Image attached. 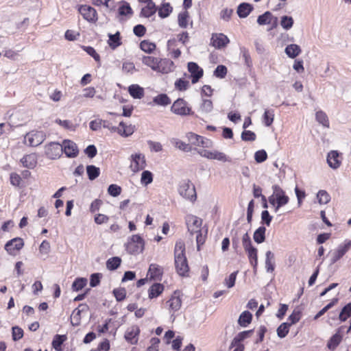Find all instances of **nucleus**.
Wrapping results in <instances>:
<instances>
[{"mask_svg":"<svg viewBox=\"0 0 351 351\" xmlns=\"http://www.w3.org/2000/svg\"><path fill=\"white\" fill-rule=\"evenodd\" d=\"M186 223L187 226L188 231L191 234L201 231V226L202 220L197 216L193 215H188L185 218Z\"/></svg>","mask_w":351,"mask_h":351,"instance_id":"6e6552de","label":"nucleus"},{"mask_svg":"<svg viewBox=\"0 0 351 351\" xmlns=\"http://www.w3.org/2000/svg\"><path fill=\"white\" fill-rule=\"evenodd\" d=\"M86 173L89 180H93L99 176L100 169L99 167L90 165L86 167Z\"/></svg>","mask_w":351,"mask_h":351,"instance_id":"37998d69","label":"nucleus"},{"mask_svg":"<svg viewBox=\"0 0 351 351\" xmlns=\"http://www.w3.org/2000/svg\"><path fill=\"white\" fill-rule=\"evenodd\" d=\"M280 25L286 30L291 29L293 25V19L291 16H283L281 17Z\"/></svg>","mask_w":351,"mask_h":351,"instance_id":"6e6d98bb","label":"nucleus"},{"mask_svg":"<svg viewBox=\"0 0 351 351\" xmlns=\"http://www.w3.org/2000/svg\"><path fill=\"white\" fill-rule=\"evenodd\" d=\"M121 259L118 256L109 258L106 262V267L109 270H115L121 265Z\"/></svg>","mask_w":351,"mask_h":351,"instance_id":"c03bdc74","label":"nucleus"},{"mask_svg":"<svg viewBox=\"0 0 351 351\" xmlns=\"http://www.w3.org/2000/svg\"><path fill=\"white\" fill-rule=\"evenodd\" d=\"M46 156L50 159H56L62 154V147L61 144L56 142H51L45 146V150Z\"/></svg>","mask_w":351,"mask_h":351,"instance_id":"1a4fd4ad","label":"nucleus"},{"mask_svg":"<svg viewBox=\"0 0 351 351\" xmlns=\"http://www.w3.org/2000/svg\"><path fill=\"white\" fill-rule=\"evenodd\" d=\"M153 182V174L151 171L145 170L141 173V183L144 186H147Z\"/></svg>","mask_w":351,"mask_h":351,"instance_id":"8fccbe9b","label":"nucleus"},{"mask_svg":"<svg viewBox=\"0 0 351 351\" xmlns=\"http://www.w3.org/2000/svg\"><path fill=\"white\" fill-rule=\"evenodd\" d=\"M343 328L344 326H341L337 328L335 334H334L328 340L327 343V348L330 350H335L341 342L343 338L341 333L343 332Z\"/></svg>","mask_w":351,"mask_h":351,"instance_id":"a211bd4d","label":"nucleus"},{"mask_svg":"<svg viewBox=\"0 0 351 351\" xmlns=\"http://www.w3.org/2000/svg\"><path fill=\"white\" fill-rule=\"evenodd\" d=\"M130 95L134 99H141L144 96V90L138 84H132L128 87Z\"/></svg>","mask_w":351,"mask_h":351,"instance_id":"c85d7f7f","label":"nucleus"},{"mask_svg":"<svg viewBox=\"0 0 351 351\" xmlns=\"http://www.w3.org/2000/svg\"><path fill=\"white\" fill-rule=\"evenodd\" d=\"M339 154L337 151H330L327 156V163L333 169H338L341 161L339 159Z\"/></svg>","mask_w":351,"mask_h":351,"instance_id":"aec40b11","label":"nucleus"},{"mask_svg":"<svg viewBox=\"0 0 351 351\" xmlns=\"http://www.w3.org/2000/svg\"><path fill=\"white\" fill-rule=\"evenodd\" d=\"M272 195L268 198L269 202L274 207L275 212H278L280 208L289 202V198L278 185L272 186Z\"/></svg>","mask_w":351,"mask_h":351,"instance_id":"f03ea898","label":"nucleus"},{"mask_svg":"<svg viewBox=\"0 0 351 351\" xmlns=\"http://www.w3.org/2000/svg\"><path fill=\"white\" fill-rule=\"evenodd\" d=\"M21 162L24 167L34 169L37 164V156L36 154L25 155L21 159Z\"/></svg>","mask_w":351,"mask_h":351,"instance_id":"5701e85b","label":"nucleus"},{"mask_svg":"<svg viewBox=\"0 0 351 351\" xmlns=\"http://www.w3.org/2000/svg\"><path fill=\"white\" fill-rule=\"evenodd\" d=\"M164 286L160 283H154L148 290V296L149 299L158 297L164 291Z\"/></svg>","mask_w":351,"mask_h":351,"instance_id":"bb28decb","label":"nucleus"},{"mask_svg":"<svg viewBox=\"0 0 351 351\" xmlns=\"http://www.w3.org/2000/svg\"><path fill=\"white\" fill-rule=\"evenodd\" d=\"M55 123L62 126L63 128L68 130L69 131H75L76 129V125L74 124L70 120H61L60 119H56L55 120Z\"/></svg>","mask_w":351,"mask_h":351,"instance_id":"49530a36","label":"nucleus"},{"mask_svg":"<svg viewBox=\"0 0 351 351\" xmlns=\"http://www.w3.org/2000/svg\"><path fill=\"white\" fill-rule=\"evenodd\" d=\"M213 109V105L211 100L208 99H202V102L200 105L199 110L202 113L208 114L210 113Z\"/></svg>","mask_w":351,"mask_h":351,"instance_id":"a18cd8bd","label":"nucleus"},{"mask_svg":"<svg viewBox=\"0 0 351 351\" xmlns=\"http://www.w3.org/2000/svg\"><path fill=\"white\" fill-rule=\"evenodd\" d=\"M139 332V328L137 326H132L128 328L125 331V339L128 343L132 345L136 344Z\"/></svg>","mask_w":351,"mask_h":351,"instance_id":"6ab92c4d","label":"nucleus"},{"mask_svg":"<svg viewBox=\"0 0 351 351\" xmlns=\"http://www.w3.org/2000/svg\"><path fill=\"white\" fill-rule=\"evenodd\" d=\"M167 304H168L169 309L171 311L176 312L180 308L182 305V300L180 295H178L177 291L174 292V294L167 302Z\"/></svg>","mask_w":351,"mask_h":351,"instance_id":"412c9836","label":"nucleus"},{"mask_svg":"<svg viewBox=\"0 0 351 351\" xmlns=\"http://www.w3.org/2000/svg\"><path fill=\"white\" fill-rule=\"evenodd\" d=\"M87 282V279L85 278H77L73 282V290L75 291H79L86 285Z\"/></svg>","mask_w":351,"mask_h":351,"instance_id":"09e8293b","label":"nucleus"},{"mask_svg":"<svg viewBox=\"0 0 351 351\" xmlns=\"http://www.w3.org/2000/svg\"><path fill=\"white\" fill-rule=\"evenodd\" d=\"M285 51L288 57L295 58L301 53V49L296 44H291L286 47Z\"/></svg>","mask_w":351,"mask_h":351,"instance_id":"2f4dec72","label":"nucleus"},{"mask_svg":"<svg viewBox=\"0 0 351 351\" xmlns=\"http://www.w3.org/2000/svg\"><path fill=\"white\" fill-rule=\"evenodd\" d=\"M24 246V241L20 237L8 241L5 245V250L10 255H14Z\"/></svg>","mask_w":351,"mask_h":351,"instance_id":"9b49d317","label":"nucleus"},{"mask_svg":"<svg viewBox=\"0 0 351 351\" xmlns=\"http://www.w3.org/2000/svg\"><path fill=\"white\" fill-rule=\"evenodd\" d=\"M317 197L318 199V202L321 204H326L328 203L330 200V197L329 194L324 190H320L317 195Z\"/></svg>","mask_w":351,"mask_h":351,"instance_id":"13d9d810","label":"nucleus"},{"mask_svg":"<svg viewBox=\"0 0 351 351\" xmlns=\"http://www.w3.org/2000/svg\"><path fill=\"white\" fill-rule=\"evenodd\" d=\"M189 13L186 11L180 12L178 14V25L182 28H186L188 25Z\"/></svg>","mask_w":351,"mask_h":351,"instance_id":"864d4df0","label":"nucleus"},{"mask_svg":"<svg viewBox=\"0 0 351 351\" xmlns=\"http://www.w3.org/2000/svg\"><path fill=\"white\" fill-rule=\"evenodd\" d=\"M174 263L176 270L180 276L183 277L188 276L189 267L185 254V244L182 240L176 241L175 245Z\"/></svg>","mask_w":351,"mask_h":351,"instance_id":"f257e3e1","label":"nucleus"},{"mask_svg":"<svg viewBox=\"0 0 351 351\" xmlns=\"http://www.w3.org/2000/svg\"><path fill=\"white\" fill-rule=\"evenodd\" d=\"M108 193L112 197H117L120 195L121 192V188L117 184H110L108 189Z\"/></svg>","mask_w":351,"mask_h":351,"instance_id":"774afa93","label":"nucleus"},{"mask_svg":"<svg viewBox=\"0 0 351 351\" xmlns=\"http://www.w3.org/2000/svg\"><path fill=\"white\" fill-rule=\"evenodd\" d=\"M245 250L247 254L250 263L253 267L254 272H256L258 265V250L254 246Z\"/></svg>","mask_w":351,"mask_h":351,"instance_id":"b1692460","label":"nucleus"},{"mask_svg":"<svg viewBox=\"0 0 351 351\" xmlns=\"http://www.w3.org/2000/svg\"><path fill=\"white\" fill-rule=\"evenodd\" d=\"M290 324L287 322L281 324L277 328V335L280 338L285 337L289 331Z\"/></svg>","mask_w":351,"mask_h":351,"instance_id":"603ef678","label":"nucleus"},{"mask_svg":"<svg viewBox=\"0 0 351 351\" xmlns=\"http://www.w3.org/2000/svg\"><path fill=\"white\" fill-rule=\"evenodd\" d=\"M240 55L244 60L245 65L247 68H251L252 66V61L249 50L245 47H240Z\"/></svg>","mask_w":351,"mask_h":351,"instance_id":"ea45409f","label":"nucleus"},{"mask_svg":"<svg viewBox=\"0 0 351 351\" xmlns=\"http://www.w3.org/2000/svg\"><path fill=\"white\" fill-rule=\"evenodd\" d=\"M253 10V6L247 3H242L237 8V14L240 18H246Z\"/></svg>","mask_w":351,"mask_h":351,"instance_id":"a878e982","label":"nucleus"},{"mask_svg":"<svg viewBox=\"0 0 351 351\" xmlns=\"http://www.w3.org/2000/svg\"><path fill=\"white\" fill-rule=\"evenodd\" d=\"M272 19H273L272 14L270 12L267 11L264 14L260 15L258 17L257 23L260 25L270 24L271 23Z\"/></svg>","mask_w":351,"mask_h":351,"instance_id":"79ce46f5","label":"nucleus"},{"mask_svg":"<svg viewBox=\"0 0 351 351\" xmlns=\"http://www.w3.org/2000/svg\"><path fill=\"white\" fill-rule=\"evenodd\" d=\"M108 45L112 49H115L121 45L120 40V33L116 32L114 34H108Z\"/></svg>","mask_w":351,"mask_h":351,"instance_id":"58836bf2","label":"nucleus"},{"mask_svg":"<svg viewBox=\"0 0 351 351\" xmlns=\"http://www.w3.org/2000/svg\"><path fill=\"white\" fill-rule=\"evenodd\" d=\"M189 86V82L185 80L180 78L175 82V87L177 90L180 91L186 90Z\"/></svg>","mask_w":351,"mask_h":351,"instance_id":"680f3d73","label":"nucleus"},{"mask_svg":"<svg viewBox=\"0 0 351 351\" xmlns=\"http://www.w3.org/2000/svg\"><path fill=\"white\" fill-rule=\"evenodd\" d=\"M186 136L191 144L199 146V143L202 138V136L197 135L193 132H189L186 134Z\"/></svg>","mask_w":351,"mask_h":351,"instance_id":"69168bd1","label":"nucleus"},{"mask_svg":"<svg viewBox=\"0 0 351 351\" xmlns=\"http://www.w3.org/2000/svg\"><path fill=\"white\" fill-rule=\"evenodd\" d=\"M83 49L90 56H92L94 60L98 63L99 66H101V62H100V56L96 52L95 49L90 46H84Z\"/></svg>","mask_w":351,"mask_h":351,"instance_id":"4d7b16f0","label":"nucleus"},{"mask_svg":"<svg viewBox=\"0 0 351 351\" xmlns=\"http://www.w3.org/2000/svg\"><path fill=\"white\" fill-rule=\"evenodd\" d=\"M62 152H64L69 158H75L78 154V149L76 144L70 140H64L61 145Z\"/></svg>","mask_w":351,"mask_h":351,"instance_id":"ddd939ff","label":"nucleus"},{"mask_svg":"<svg viewBox=\"0 0 351 351\" xmlns=\"http://www.w3.org/2000/svg\"><path fill=\"white\" fill-rule=\"evenodd\" d=\"M131 163L130 168L134 173L138 172L144 169L146 167V160L145 156L142 154H134L130 156Z\"/></svg>","mask_w":351,"mask_h":351,"instance_id":"0eeeda50","label":"nucleus"},{"mask_svg":"<svg viewBox=\"0 0 351 351\" xmlns=\"http://www.w3.org/2000/svg\"><path fill=\"white\" fill-rule=\"evenodd\" d=\"M253 332V330H245L237 334L232 339L230 348H234L235 345H243L241 341L247 339Z\"/></svg>","mask_w":351,"mask_h":351,"instance_id":"393cba45","label":"nucleus"},{"mask_svg":"<svg viewBox=\"0 0 351 351\" xmlns=\"http://www.w3.org/2000/svg\"><path fill=\"white\" fill-rule=\"evenodd\" d=\"M188 70L191 73L192 84L197 83L203 76L204 71L198 64L193 62L188 63Z\"/></svg>","mask_w":351,"mask_h":351,"instance_id":"2eb2a0df","label":"nucleus"},{"mask_svg":"<svg viewBox=\"0 0 351 351\" xmlns=\"http://www.w3.org/2000/svg\"><path fill=\"white\" fill-rule=\"evenodd\" d=\"M118 13L120 16L132 15V10L128 3L123 1L118 9Z\"/></svg>","mask_w":351,"mask_h":351,"instance_id":"3c124183","label":"nucleus"},{"mask_svg":"<svg viewBox=\"0 0 351 351\" xmlns=\"http://www.w3.org/2000/svg\"><path fill=\"white\" fill-rule=\"evenodd\" d=\"M230 42L229 38L223 34H213L210 39V44L216 49L226 47Z\"/></svg>","mask_w":351,"mask_h":351,"instance_id":"dca6fc26","label":"nucleus"},{"mask_svg":"<svg viewBox=\"0 0 351 351\" xmlns=\"http://www.w3.org/2000/svg\"><path fill=\"white\" fill-rule=\"evenodd\" d=\"M178 191L180 196L191 202H194L197 199L195 187L189 180L181 181Z\"/></svg>","mask_w":351,"mask_h":351,"instance_id":"7ed1b4c3","label":"nucleus"},{"mask_svg":"<svg viewBox=\"0 0 351 351\" xmlns=\"http://www.w3.org/2000/svg\"><path fill=\"white\" fill-rule=\"evenodd\" d=\"M157 11V6L154 2H150L141 9V15L148 18L152 16Z\"/></svg>","mask_w":351,"mask_h":351,"instance_id":"72a5a7b5","label":"nucleus"},{"mask_svg":"<svg viewBox=\"0 0 351 351\" xmlns=\"http://www.w3.org/2000/svg\"><path fill=\"white\" fill-rule=\"evenodd\" d=\"M163 274L162 268L155 263L149 265L147 275L149 276L151 279L160 280Z\"/></svg>","mask_w":351,"mask_h":351,"instance_id":"4be33fe9","label":"nucleus"},{"mask_svg":"<svg viewBox=\"0 0 351 351\" xmlns=\"http://www.w3.org/2000/svg\"><path fill=\"white\" fill-rule=\"evenodd\" d=\"M46 138V134L43 131H32L25 136V143L31 147L40 145Z\"/></svg>","mask_w":351,"mask_h":351,"instance_id":"39448f33","label":"nucleus"},{"mask_svg":"<svg viewBox=\"0 0 351 351\" xmlns=\"http://www.w3.org/2000/svg\"><path fill=\"white\" fill-rule=\"evenodd\" d=\"M266 228L264 226H260L254 232L253 239L257 243H262L265 240Z\"/></svg>","mask_w":351,"mask_h":351,"instance_id":"f704fd0d","label":"nucleus"},{"mask_svg":"<svg viewBox=\"0 0 351 351\" xmlns=\"http://www.w3.org/2000/svg\"><path fill=\"white\" fill-rule=\"evenodd\" d=\"M316 121L324 127L328 128L330 126L329 120L327 114L322 110H319L315 113Z\"/></svg>","mask_w":351,"mask_h":351,"instance_id":"e433bc0d","label":"nucleus"},{"mask_svg":"<svg viewBox=\"0 0 351 351\" xmlns=\"http://www.w3.org/2000/svg\"><path fill=\"white\" fill-rule=\"evenodd\" d=\"M351 315V302L347 304L341 309L339 314V319L341 322H345Z\"/></svg>","mask_w":351,"mask_h":351,"instance_id":"de8ad7c7","label":"nucleus"},{"mask_svg":"<svg viewBox=\"0 0 351 351\" xmlns=\"http://www.w3.org/2000/svg\"><path fill=\"white\" fill-rule=\"evenodd\" d=\"M199 154L202 156L210 160H217L222 162L230 161L229 157L224 153L219 151H208L204 149L199 152Z\"/></svg>","mask_w":351,"mask_h":351,"instance_id":"f8f14e48","label":"nucleus"},{"mask_svg":"<svg viewBox=\"0 0 351 351\" xmlns=\"http://www.w3.org/2000/svg\"><path fill=\"white\" fill-rule=\"evenodd\" d=\"M153 101L159 106H166L171 104V99L166 94H160L155 97Z\"/></svg>","mask_w":351,"mask_h":351,"instance_id":"a19ab883","label":"nucleus"},{"mask_svg":"<svg viewBox=\"0 0 351 351\" xmlns=\"http://www.w3.org/2000/svg\"><path fill=\"white\" fill-rule=\"evenodd\" d=\"M79 12L83 18L89 22H95L97 20L96 10L90 5H81Z\"/></svg>","mask_w":351,"mask_h":351,"instance_id":"4468645a","label":"nucleus"},{"mask_svg":"<svg viewBox=\"0 0 351 351\" xmlns=\"http://www.w3.org/2000/svg\"><path fill=\"white\" fill-rule=\"evenodd\" d=\"M71 324L74 326H79L81 320V313H80L79 310L74 309L72 312L71 316Z\"/></svg>","mask_w":351,"mask_h":351,"instance_id":"e2e57ef3","label":"nucleus"},{"mask_svg":"<svg viewBox=\"0 0 351 351\" xmlns=\"http://www.w3.org/2000/svg\"><path fill=\"white\" fill-rule=\"evenodd\" d=\"M141 60L142 62L145 65L150 67L153 71L156 72L159 58L150 56H143Z\"/></svg>","mask_w":351,"mask_h":351,"instance_id":"cd10ccee","label":"nucleus"},{"mask_svg":"<svg viewBox=\"0 0 351 351\" xmlns=\"http://www.w3.org/2000/svg\"><path fill=\"white\" fill-rule=\"evenodd\" d=\"M173 143L178 149L184 151V152H190L191 150V147L189 144L179 140V139H173Z\"/></svg>","mask_w":351,"mask_h":351,"instance_id":"bf43d9fd","label":"nucleus"},{"mask_svg":"<svg viewBox=\"0 0 351 351\" xmlns=\"http://www.w3.org/2000/svg\"><path fill=\"white\" fill-rule=\"evenodd\" d=\"M227 68L224 65H218L214 71V75L217 77L223 79L227 74Z\"/></svg>","mask_w":351,"mask_h":351,"instance_id":"052dcab7","label":"nucleus"},{"mask_svg":"<svg viewBox=\"0 0 351 351\" xmlns=\"http://www.w3.org/2000/svg\"><path fill=\"white\" fill-rule=\"evenodd\" d=\"M350 247L351 241H345L343 244L339 245L337 250H335L332 254L330 264H335L337 261L341 258L350 250Z\"/></svg>","mask_w":351,"mask_h":351,"instance_id":"9d476101","label":"nucleus"},{"mask_svg":"<svg viewBox=\"0 0 351 351\" xmlns=\"http://www.w3.org/2000/svg\"><path fill=\"white\" fill-rule=\"evenodd\" d=\"M252 320V315L248 311H243L239 316L238 324L242 327H247Z\"/></svg>","mask_w":351,"mask_h":351,"instance_id":"7c9ffc66","label":"nucleus"},{"mask_svg":"<svg viewBox=\"0 0 351 351\" xmlns=\"http://www.w3.org/2000/svg\"><path fill=\"white\" fill-rule=\"evenodd\" d=\"M145 243L138 234L132 235L125 244L126 250L131 254L141 253L144 250Z\"/></svg>","mask_w":351,"mask_h":351,"instance_id":"20e7f679","label":"nucleus"},{"mask_svg":"<svg viewBox=\"0 0 351 351\" xmlns=\"http://www.w3.org/2000/svg\"><path fill=\"white\" fill-rule=\"evenodd\" d=\"M140 47L143 51L150 53L156 49V45L147 40H143Z\"/></svg>","mask_w":351,"mask_h":351,"instance_id":"5fc2aeb1","label":"nucleus"},{"mask_svg":"<svg viewBox=\"0 0 351 351\" xmlns=\"http://www.w3.org/2000/svg\"><path fill=\"white\" fill-rule=\"evenodd\" d=\"M267 158V152L264 149L258 150L255 152L254 154V159L255 160L258 162H263L265 160H266Z\"/></svg>","mask_w":351,"mask_h":351,"instance_id":"338daca9","label":"nucleus"},{"mask_svg":"<svg viewBox=\"0 0 351 351\" xmlns=\"http://www.w3.org/2000/svg\"><path fill=\"white\" fill-rule=\"evenodd\" d=\"M157 73L166 74L173 71L174 63L172 60L167 58H159L158 62Z\"/></svg>","mask_w":351,"mask_h":351,"instance_id":"f3484780","label":"nucleus"},{"mask_svg":"<svg viewBox=\"0 0 351 351\" xmlns=\"http://www.w3.org/2000/svg\"><path fill=\"white\" fill-rule=\"evenodd\" d=\"M157 10L158 11V16L165 19L170 15L173 11V8L169 3H164L159 8H157Z\"/></svg>","mask_w":351,"mask_h":351,"instance_id":"473e14b6","label":"nucleus"},{"mask_svg":"<svg viewBox=\"0 0 351 351\" xmlns=\"http://www.w3.org/2000/svg\"><path fill=\"white\" fill-rule=\"evenodd\" d=\"M274 110L272 109H266L263 116V122L267 127H269L274 122Z\"/></svg>","mask_w":351,"mask_h":351,"instance_id":"c9c22d12","label":"nucleus"},{"mask_svg":"<svg viewBox=\"0 0 351 351\" xmlns=\"http://www.w3.org/2000/svg\"><path fill=\"white\" fill-rule=\"evenodd\" d=\"M171 110L174 114L180 116H186L193 114L191 108L189 106L188 103L181 98L178 99L173 102Z\"/></svg>","mask_w":351,"mask_h":351,"instance_id":"423d86ee","label":"nucleus"},{"mask_svg":"<svg viewBox=\"0 0 351 351\" xmlns=\"http://www.w3.org/2000/svg\"><path fill=\"white\" fill-rule=\"evenodd\" d=\"M66 339L65 335H56L52 341V347L57 351H61L62 345Z\"/></svg>","mask_w":351,"mask_h":351,"instance_id":"4c0bfd02","label":"nucleus"},{"mask_svg":"<svg viewBox=\"0 0 351 351\" xmlns=\"http://www.w3.org/2000/svg\"><path fill=\"white\" fill-rule=\"evenodd\" d=\"M119 134L122 136L128 137L134 132V126L132 125H126L124 122L119 123Z\"/></svg>","mask_w":351,"mask_h":351,"instance_id":"c756f323","label":"nucleus"},{"mask_svg":"<svg viewBox=\"0 0 351 351\" xmlns=\"http://www.w3.org/2000/svg\"><path fill=\"white\" fill-rule=\"evenodd\" d=\"M241 139L244 141H254L256 140V136L254 132L250 130H244L241 133Z\"/></svg>","mask_w":351,"mask_h":351,"instance_id":"0e129e2a","label":"nucleus"}]
</instances>
